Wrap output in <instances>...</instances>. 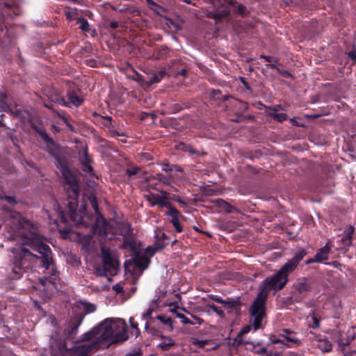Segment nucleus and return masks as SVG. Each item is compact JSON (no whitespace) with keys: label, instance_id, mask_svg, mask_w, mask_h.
Listing matches in <instances>:
<instances>
[{"label":"nucleus","instance_id":"0e129e2a","mask_svg":"<svg viewBox=\"0 0 356 356\" xmlns=\"http://www.w3.org/2000/svg\"><path fill=\"white\" fill-rule=\"evenodd\" d=\"M184 1L187 3H191V1L190 0H184Z\"/></svg>","mask_w":356,"mask_h":356},{"label":"nucleus","instance_id":"603ef678","mask_svg":"<svg viewBox=\"0 0 356 356\" xmlns=\"http://www.w3.org/2000/svg\"><path fill=\"white\" fill-rule=\"evenodd\" d=\"M162 170L168 172L172 170V168L170 167V165L167 163L163 164L162 167Z\"/></svg>","mask_w":356,"mask_h":356},{"label":"nucleus","instance_id":"5fc2aeb1","mask_svg":"<svg viewBox=\"0 0 356 356\" xmlns=\"http://www.w3.org/2000/svg\"><path fill=\"white\" fill-rule=\"evenodd\" d=\"M174 227H175V230L177 232H182V227H181V225L179 224V222L176 224V225H175Z\"/></svg>","mask_w":356,"mask_h":356},{"label":"nucleus","instance_id":"ddd939ff","mask_svg":"<svg viewBox=\"0 0 356 356\" xmlns=\"http://www.w3.org/2000/svg\"><path fill=\"white\" fill-rule=\"evenodd\" d=\"M331 250V245L330 244V242H327L326 244L321 248H320L316 255L314 259L312 261H308V263L310 261H316V262H322L325 260H327L328 259V254Z\"/></svg>","mask_w":356,"mask_h":356},{"label":"nucleus","instance_id":"393cba45","mask_svg":"<svg viewBox=\"0 0 356 356\" xmlns=\"http://www.w3.org/2000/svg\"><path fill=\"white\" fill-rule=\"evenodd\" d=\"M175 345V341L170 337H163V341L158 344V347L163 350H168Z\"/></svg>","mask_w":356,"mask_h":356},{"label":"nucleus","instance_id":"f3484780","mask_svg":"<svg viewBox=\"0 0 356 356\" xmlns=\"http://www.w3.org/2000/svg\"><path fill=\"white\" fill-rule=\"evenodd\" d=\"M79 156L82 163L83 170L86 172L91 173L92 168L90 165V159L88 157L86 150L84 149L81 153H80Z\"/></svg>","mask_w":356,"mask_h":356},{"label":"nucleus","instance_id":"37998d69","mask_svg":"<svg viewBox=\"0 0 356 356\" xmlns=\"http://www.w3.org/2000/svg\"><path fill=\"white\" fill-rule=\"evenodd\" d=\"M113 289L116 293H122L123 292V286L120 284H116L113 286Z\"/></svg>","mask_w":356,"mask_h":356},{"label":"nucleus","instance_id":"7c9ffc66","mask_svg":"<svg viewBox=\"0 0 356 356\" xmlns=\"http://www.w3.org/2000/svg\"><path fill=\"white\" fill-rule=\"evenodd\" d=\"M305 254H306L305 250H300L298 252L296 253L294 257L291 260L298 266L299 262L303 259V257L305 256Z\"/></svg>","mask_w":356,"mask_h":356},{"label":"nucleus","instance_id":"a18cd8bd","mask_svg":"<svg viewBox=\"0 0 356 356\" xmlns=\"http://www.w3.org/2000/svg\"><path fill=\"white\" fill-rule=\"evenodd\" d=\"M284 339H283V338H282V337L272 340V343H274V344L280 343L281 344L280 348H284Z\"/></svg>","mask_w":356,"mask_h":356},{"label":"nucleus","instance_id":"b1692460","mask_svg":"<svg viewBox=\"0 0 356 356\" xmlns=\"http://www.w3.org/2000/svg\"><path fill=\"white\" fill-rule=\"evenodd\" d=\"M0 110L6 112H12L10 106L8 102V97L6 93H0Z\"/></svg>","mask_w":356,"mask_h":356},{"label":"nucleus","instance_id":"9b49d317","mask_svg":"<svg viewBox=\"0 0 356 356\" xmlns=\"http://www.w3.org/2000/svg\"><path fill=\"white\" fill-rule=\"evenodd\" d=\"M280 337L284 339V346L292 348L294 346H299L300 340L297 337L296 334L289 330H284Z\"/></svg>","mask_w":356,"mask_h":356},{"label":"nucleus","instance_id":"09e8293b","mask_svg":"<svg viewBox=\"0 0 356 356\" xmlns=\"http://www.w3.org/2000/svg\"><path fill=\"white\" fill-rule=\"evenodd\" d=\"M348 56L356 63V50H353L348 53Z\"/></svg>","mask_w":356,"mask_h":356},{"label":"nucleus","instance_id":"a878e982","mask_svg":"<svg viewBox=\"0 0 356 356\" xmlns=\"http://www.w3.org/2000/svg\"><path fill=\"white\" fill-rule=\"evenodd\" d=\"M165 72L163 70H161L156 73H155L151 78L149 81H147V87L152 84H154L161 81V80L163 78Z\"/></svg>","mask_w":356,"mask_h":356},{"label":"nucleus","instance_id":"4468645a","mask_svg":"<svg viewBox=\"0 0 356 356\" xmlns=\"http://www.w3.org/2000/svg\"><path fill=\"white\" fill-rule=\"evenodd\" d=\"M96 347L102 348V344L98 343L97 341L94 342L87 343L83 345H79L76 348V352L77 354L81 356H85Z\"/></svg>","mask_w":356,"mask_h":356},{"label":"nucleus","instance_id":"c756f323","mask_svg":"<svg viewBox=\"0 0 356 356\" xmlns=\"http://www.w3.org/2000/svg\"><path fill=\"white\" fill-rule=\"evenodd\" d=\"M155 179L168 186H171L172 175H170L169 177H167L159 173L156 175Z\"/></svg>","mask_w":356,"mask_h":356},{"label":"nucleus","instance_id":"c85d7f7f","mask_svg":"<svg viewBox=\"0 0 356 356\" xmlns=\"http://www.w3.org/2000/svg\"><path fill=\"white\" fill-rule=\"evenodd\" d=\"M69 103L73 104L75 106H79L83 102V99L78 97V95L74 92L68 94Z\"/></svg>","mask_w":356,"mask_h":356},{"label":"nucleus","instance_id":"4c0bfd02","mask_svg":"<svg viewBox=\"0 0 356 356\" xmlns=\"http://www.w3.org/2000/svg\"><path fill=\"white\" fill-rule=\"evenodd\" d=\"M0 200L3 202H6L8 204H13L14 203H15V200L14 199L13 197L12 196H8V195H0Z\"/></svg>","mask_w":356,"mask_h":356},{"label":"nucleus","instance_id":"e433bc0d","mask_svg":"<svg viewBox=\"0 0 356 356\" xmlns=\"http://www.w3.org/2000/svg\"><path fill=\"white\" fill-rule=\"evenodd\" d=\"M207 307L212 309L215 313H216L218 316L222 317L224 316V312L222 310L219 309L215 305L213 304H207Z\"/></svg>","mask_w":356,"mask_h":356},{"label":"nucleus","instance_id":"79ce46f5","mask_svg":"<svg viewBox=\"0 0 356 356\" xmlns=\"http://www.w3.org/2000/svg\"><path fill=\"white\" fill-rule=\"evenodd\" d=\"M129 323L131 327L135 330V334L137 335L139 333V330L138 328V324L134 321V318L131 317L129 318Z\"/></svg>","mask_w":356,"mask_h":356},{"label":"nucleus","instance_id":"69168bd1","mask_svg":"<svg viewBox=\"0 0 356 356\" xmlns=\"http://www.w3.org/2000/svg\"><path fill=\"white\" fill-rule=\"evenodd\" d=\"M61 102H62V103H63V104H65V102H64V100H63V99H61V100H60V103H61Z\"/></svg>","mask_w":356,"mask_h":356},{"label":"nucleus","instance_id":"13d9d810","mask_svg":"<svg viewBox=\"0 0 356 356\" xmlns=\"http://www.w3.org/2000/svg\"><path fill=\"white\" fill-rule=\"evenodd\" d=\"M110 26L111 29H115L118 26V24L116 22H112L110 24Z\"/></svg>","mask_w":356,"mask_h":356},{"label":"nucleus","instance_id":"0eeeda50","mask_svg":"<svg viewBox=\"0 0 356 356\" xmlns=\"http://www.w3.org/2000/svg\"><path fill=\"white\" fill-rule=\"evenodd\" d=\"M170 294H168L167 292H161L156 298V305L159 307H170V312L172 313H176L177 316L181 319V321L184 324H191L193 325L194 323H192L188 318H186L184 314L178 313L176 312V307L175 306L174 302H171L170 300V298H168V296Z\"/></svg>","mask_w":356,"mask_h":356},{"label":"nucleus","instance_id":"f03ea898","mask_svg":"<svg viewBox=\"0 0 356 356\" xmlns=\"http://www.w3.org/2000/svg\"><path fill=\"white\" fill-rule=\"evenodd\" d=\"M297 266L290 259L276 274L264 281L260 292L250 307L254 330L261 327V322L265 316V302L268 291L272 289H282L288 281V275L293 272Z\"/></svg>","mask_w":356,"mask_h":356},{"label":"nucleus","instance_id":"4be33fe9","mask_svg":"<svg viewBox=\"0 0 356 356\" xmlns=\"http://www.w3.org/2000/svg\"><path fill=\"white\" fill-rule=\"evenodd\" d=\"M232 7L233 6L229 4L225 8H218L216 11L213 14V17L216 19L219 20L222 17L227 16L232 10Z\"/></svg>","mask_w":356,"mask_h":356},{"label":"nucleus","instance_id":"a211bd4d","mask_svg":"<svg viewBox=\"0 0 356 356\" xmlns=\"http://www.w3.org/2000/svg\"><path fill=\"white\" fill-rule=\"evenodd\" d=\"M79 156L82 163L83 170L86 172L91 173L92 168L90 165V159L88 157L86 150L84 149L81 153H80Z\"/></svg>","mask_w":356,"mask_h":356},{"label":"nucleus","instance_id":"1a4fd4ad","mask_svg":"<svg viewBox=\"0 0 356 356\" xmlns=\"http://www.w3.org/2000/svg\"><path fill=\"white\" fill-rule=\"evenodd\" d=\"M145 198L151 206H158L161 209L163 207L168 208L171 205L168 201L169 193L164 191H161L160 194L149 193L145 195Z\"/></svg>","mask_w":356,"mask_h":356},{"label":"nucleus","instance_id":"f257e3e1","mask_svg":"<svg viewBox=\"0 0 356 356\" xmlns=\"http://www.w3.org/2000/svg\"><path fill=\"white\" fill-rule=\"evenodd\" d=\"M19 222L17 233L10 236L11 239L19 243V245L10 248L13 257L10 267L13 273V278L20 277L26 269L32 267L40 260V258L31 253L26 246L37 251L41 254L42 266L44 268V276L39 278L40 283L37 288L42 291L44 298H49L53 294V291L56 289V281L58 275V271L51 259V249L33 231L25 232V227L29 226L28 222Z\"/></svg>","mask_w":356,"mask_h":356},{"label":"nucleus","instance_id":"39448f33","mask_svg":"<svg viewBox=\"0 0 356 356\" xmlns=\"http://www.w3.org/2000/svg\"><path fill=\"white\" fill-rule=\"evenodd\" d=\"M60 172L65 179V187H67L70 196L76 199L78 196V185L76 179L70 169L65 165L60 164Z\"/></svg>","mask_w":356,"mask_h":356},{"label":"nucleus","instance_id":"052dcab7","mask_svg":"<svg viewBox=\"0 0 356 356\" xmlns=\"http://www.w3.org/2000/svg\"><path fill=\"white\" fill-rule=\"evenodd\" d=\"M49 218L50 220H54V222H56V220L53 218L52 214L49 215Z\"/></svg>","mask_w":356,"mask_h":356},{"label":"nucleus","instance_id":"e2e57ef3","mask_svg":"<svg viewBox=\"0 0 356 356\" xmlns=\"http://www.w3.org/2000/svg\"><path fill=\"white\" fill-rule=\"evenodd\" d=\"M270 356H282V355L279 353H275L274 355H270Z\"/></svg>","mask_w":356,"mask_h":356},{"label":"nucleus","instance_id":"c9c22d12","mask_svg":"<svg viewBox=\"0 0 356 356\" xmlns=\"http://www.w3.org/2000/svg\"><path fill=\"white\" fill-rule=\"evenodd\" d=\"M77 23L80 24V29L84 31H88L89 24L88 22L83 17L77 19Z\"/></svg>","mask_w":356,"mask_h":356},{"label":"nucleus","instance_id":"2eb2a0df","mask_svg":"<svg viewBox=\"0 0 356 356\" xmlns=\"http://www.w3.org/2000/svg\"><path fill=\"white\" fill-rule=\"evenodd\" d=\"M224 308L230 314H237L241 308V302L238 299L228 298L225 302Z\"/></svg>","mask_w":356,"mask_h":356},{"label":"nucleus","instance_id":"c03bdc74","mask_svg":"<svg viewBox=\"0 0 356 356\" xmlns=\"http://www.w3.org/2000/svg\"><path fill=\"white\" fill-rule=\"evenodd\" d=\"M220 202L221 204V207H222L227 211L231 212L232 207L229 204L224 202L223 200H220Z\"/></svg>","mask_w":356,"mask_h":356},{"label":"nucleus","instance_id":"f8f14e48","mask_svg":"<svg viewBox=\"0 0 356 356\" xmlns=\"http://www.w3.org/2000/svg\"><path fill=\"white\" fill-rule=\"evenodd\" d=\"M313 342L323 353H327L332 350V345L325 335L315 336Z\"/></svg>","mask_w":356,"mask_h":356},{"label":"nucleus","instance_id":"72a5a7b5","mask_svg":"<svg viewBox=\"0 0 356 356\" xmlns=\"http://www.w3.org/2000/svg\"><path fill=\"white\" fill-rule=\"evenodd\" d=\"M65 15L67 19L72 20L75 19V17L77 15V9L69 8L67 11H65Z\"/></svg>","mask_w":356,"mask_h":356},{"label":"nucleus","instance_id":"680f3d73","mask_svg":"<svg viewBox=\"0 0 356 356\" xmlns=\"http://www.w3.org/2000/svg\"><path fill=\"white\" fill-rule=\"evenodd\" d=\"M196 320L198 321V323H199L200 324H201V323H202V321L200 318H196Z\"/></svg>","mask_w":356,"mask_h":356},{"label":"nucleus","instance_id":"bb28decb","mask_svg":"<svg viewBox=\"0 0 356 356\" xmlns=\"http://www.w3.org/2000/svg\"><path fill=\"white\" fill-rule=\"evenodd\" d=\"M354 232V227H350L344 232V235L342 238V241L344 242L346 245H350L351 244V238Z\"/></svg>","mask_w":356,"mask_h":356},{"label":"nucleus","instance_id":"20e7f679","mask_svg":"<svg viewBox=\"0 0 356 356\" xmlns=\"http://www.w3.org/2000/svg\"><path fill=\"white\" fill-rule=\"evenodd\" d=\"M103 266L96 268V273L99 276L113 275L116 273L119 263L114 253L105 248H102Z\"/></svg>","mask_w":356,"mask_h":356},{"label":"nucleus","instance_id":"cd10ccee","mask_svg":"<svg viewBox=\"0 0 356 356\" xmlns=\"http://www.w3.org/2000/svg\"><path fill=\"white\" fill-rule=\"evenodd\" d=\"M156 318L159 320L163 324L166 325L170 330H173V321L172 318L167 315H159Z\"/></svg>","mask_w":356,"mask_h":356},{"label":"nucleus","instance_id":"6e6552de","mask_svg":"<svg viewBox=\"0 0 356 356\" xmlns=\"http://www.w3.org/2000/svg\"><path fill=\"white\" fill-rule=\"evenodd\" d=\"M76 207V202L70 201L68 203V207L70 211V218L73 222H74L79 226L87 227L89 225L88 220L89 216L86 213V206L83 205L82 210L77 213L75 211Z\"/></svg>","mask_w":356,"mask_h":356},{"label":"nucleus","instance_id":"338daca9","mask_svg":"<svg viewBox=\"0 0 356 356\" xmlns=\"http://www.w3.org/2000/svg\"><path fill=\"white\" fill-rule=\"evenodd\" d=\"M3 125L2 122H1V120H0V127H1Z\"/></svg>","mask_w":356,"mask_h":356},{"label":"nucleus","instance_id":"2f4dec72","mask_svg":"<svg viewBox=\"0 0 356 356\" xmlns=\"http://www.w3.org/2000/svg\"><path fill=\"white\" fill-rule=\"evenodd\" d=\"M122 235L124 237H128L131 234L130 225L128 224L121 225L120 227Z\"/></svg>","mask_w":356,"mask_h":356},{"label":"nucleus","instance_id":"ea45409f","mask_svg":"<svg viewBox=\"0 0 356 356\" xmlns=\"http://www.w3.org/2000/svg\"><path fill=\"white\" fill-rule=\"evenodd\" d=\"M89 199H90L92 207L95 210V213L97 214H98V205H97V202L96 198L95 197L91 196L89 197Z\"/></svg>","mask_w":356,"mask_h":356},{"label":"nucleus","instance_id":"a19ab883","mask_svg":"<svg viewBox=\"0 0 356 356\" xmlns=\"http://www.w3.org/2000/svg\"><path fill=\"white\" fill-rule=\"evenodd\" d=\"M139 168L135 166L129 168L127 170V175L129 177L136 175L138 172Z\"/></svg>","mask_w":356,"mask_h":356},{"label":"nucleus","instance_id":"7ed1b4c3","mask_svg":"<svg viewBox=\"0 0 356 356\" xmlns=\"http://www.w3.org/2000/svg\"><path fill=\"white\" fill-rule=\"evenodd\" d=\"M128 338L127 325L122 318H108L101 322L92 330L84 334V340L95 339L102 348L110 345L125 341Z\"/></svg>","mask_w":356,"mask_h":356},{"label":"nucleus","instance_id":"774afa93","mask_svg":"<svg viewBox=\"0 0 356 356\" xmlns=\"http://www.w3.org/2000/svg\"><path fill=\"white\" fill-rule=\"evenodd\" d=\"M150 188H156L155 187H153L152 186L149 185Z\"/></svg>","mask_w":356,"mask_h":356},{"label":"nucleus","instance_id":"6ab92c4d","mask_svg":"<svg viewBox=\"0 0 356 356\" xmlns=\"http://www.w3.org/2000/svg\"><path fill=\"white\" fill-rule=\"evenodd\" d=\"M281 108V106L280 105H277L274 106L273 108H269L268 113V115L271 117H273L275 120H277L278 122H282L285 120L287 118L286 115L285 113H278V111Z\"/></svg>","mask_w":356,"mask_h":356},{"label":"nucleus","instance_id":"aec40b11","mask_svg":"<svg viewBox=\"0 0 356 356\" xmlns=\"http://www.w3.org/2000/svg\"><path fill=\"white\" fill-rule=\"evenodd\" d=\"M168 211H166L165 215L170 216L171 218V222L173 226L179 222V217L180 213L177 209L175 207H172L171 205L168 208Z\"/></svg>","mask_w":356,"mask_h":356},{"label":"nucleus","instance_id":"864d4df0","mask_svg":"<svg viewBox=\"0 0 356 356\" xmlns=\"http://www.w3.org/2000/svg\"><path fill=\"white\" fill-rule=\"evenodd\" d=\"M174 227H175V230L177 232H182V227H181V225L179 224V222L176 224V225H175Z\"/></svg>","mask_w":356,"mask_h":356},{"label":"nucleus","instance_id":"49530a36","mask_svg":"<svg viewBox=\"0 0 356 356\" xmlns=\"http://www.w3.org/2000/svg\"><path fill=\"white\" fill-rule=\"evenodd\" d=\"M312 321H313V327L314 328H318L319 326H320V321L316 317V316H313L312 317Z\"/></svg>","mask_w":356,"mask_h":356},{"label":"nucleus","instance_id":"423d86ee","mask_svg":"<svg viewBox=\"0 0 356 356\" xmlns=\"http://www.w3.org/2000/svg\"><path fill=\"white\" fill-rule=\"evenodd\" d=\"M92 229L93 233L98 234L101 237H105L108 240H111L115 235L111 225L101 216L97 217L95 225L92 226Z\"/></svg>","mask_w":356,"mask_h":356},{"label":"nucleus","instance_id":"4d7b16f0","mask_svg":"<svg viewBox=\"0 0 356 356\" xmlns=\"http://www.w3.org/2000/svg\"><path fill=\"white\" fill-rule=\"evenodd\" d=\"M250 328H251V326L250 325H248L246 327H245L242 330H241V332L243 334H246L248 333L250 330Z\"/></svg>","mask_w":356,"mask_h":356},{"label":"nucleus","instance_id":"5701e85b","mask_svg":"<svg viewBox=\"0 0 356 356\" xmlns=\"http://www.w3.org/2000/svg\"><path fill=\"white\" fill-rule=\"evenodd\" d=\"M149 264V259L145 257H138L135 259V266L140 270L143 271Z\"/></svg>","mask_w":356,"mask_h":356},{"label":"nucleus","instance_id":"3c124183","mask_svg":"<svg viewBox=\"0 0 356 356\" xmlns=\"http://www.w3.org/2000/svg\"><path fill=\"white\" fill-rule=\"evenodd\" d=\"M349 341H348L347 342H343L341 340H338V344H339V346L341 348V349H344V348L349 344Z\"/></svg>","mask_w":356,"mask_h":356},{"label":"nucleus","instance_id":"f704fd0d","mask_svg":"<svg viewBox=\"0 0 356 356\" xmlns=\"http://www.w3.org/2000/svg\"><path fill=\"white\" fill-rule=\"evenodd\" d=\"M54 211L59 218H60L62 220H65L64 213L56 202L54 203Z\"/></svg>","mask_w":356,"mask_h":356},{"label":"nucleus","instance_id":"9d476101","mask_svg":"<svg viewBox=\"0 0 356 356\" xmlns=\"http://www.w3.org/2000/svg\"><path fill=\"white\" fill-rule=\"evenodd\" d=\"M310 289V285L305 280H300L293 285V297L296 301H301L307 296Z\"/></svg>","mask_w":356,"mask_h":356},{"label":"nucleus","instance_id":"8fccbe9b","mask_svg":"<svg viewBox=\"0 0 356 356\" xmlns=\"http://www.w3.org/2000/svg\"><path fill=\"white\" fill-rule=\"evenodd\" d=\"M86 309L88 310V312H92L95 310V307L92 305L86 304L85 305Z\"/></svg>","mask_w":356,"mask_h":356},{"label":"nucleus","instance_id":"dca6fc26","mask_svg":"<svg viewBox=\"0 0 356 356\" xmlns=\"http://www.w3.org/2000/svg\"><path fill=\"white\" fill-rule=\"evenodd\" d=\"M40 136L47 143V148L48 151L53 155L56 154V151L58 149L57 145L50 138L48 135L44 132H40Z\"/></svg>","mask_w":356,"mask_h":356},{"label":"nucleus","instance_id":"de8ad7c7","mask_svg":"<svg viewBox=\"0 0 356 356\" xmlns=\"http://www.w3.org/2000/svg\"><path fill=\"white\" fill-rule=\"evenodd\" d=\"M212 298L216 302L222 305V306L224 305L225 302L226 301V300H223L220 297H218V296H215V297H213Z\"/></svg>","mask_w":356,"mask_h":356},{"label":"nucleus","instance_id":"58836bf2","mask_svg":"<svg viewBox=\"0 0 356 356\" xmlns=\"http://www.w3.org/2000/svg\"><path fill=\"white\" fill-rule=\"evenodd\" d=\"M154 306L158 307L156 305V300L154 302H152V305L147 309V311L143 314V316L145 319H147L149 317L152 313Z\"/></svg>","mask_w":356,"mask_h":356},{"label":"nucleus","instance_id":"473e14b6","mask_svg":"<svg viewBox=\"0 0 356 356\" xmlns=\"http://www.w3.org/2000/svg\"><path fill=\"white\" fill-rule=\"evenodd\" d=\"M132 79L138 83L141 86L147 87V81H145L138 73L136 72L135 76Z\"/></svg>","mask_w":356,"mask_h":356},{"label":"nucleus","instance_id":"412c9836","mask_svg":"<svg viewBox=\"0 0 356 356\" xmlns=\"http://www.w3.org/2000/svg\"><path fill=\"white\" fill-rule=\"evenodd\" d=\"M260 57L265 59L268 62V64L266 65L267 66L275 68L278 72H281L280 69V64L279 63L277 58L265 55H261Z\"/></svg>","mask_w":356,"mask_h":356},{"label":"nucleus","instance_id":"bf43d9fd","mask_svg":"<svg viewBox=\"0 0 356 356\" xmlns=\"http://www.w3.org/2000/svg\"><path fill=\"white\" fill-rule=\"evenodd\" d=\"M175 169L178 171V172H181V169L180 167L177 166V165H175L174 166Z\"/></svg>","mask_w":356,"mask_h":356},{"label":"nucleus","instance_id":"6e6d98bb","mask_svg":"<svg viewBox=\"0 0 356 356\" xmlns=\"http://www.w3.org/2000/svg\"><path fill=\"white\" fill-rule=\"evenodd\" d=\"M237 10H238V13H240L241 15H244L245 14L244 7L243 6H241V5L238 6Z\"/></svg>","mask_w":356,"mask_h":356}]
</instances>
